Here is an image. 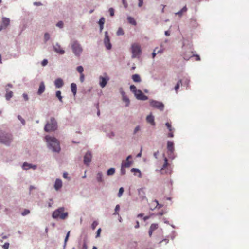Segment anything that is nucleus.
<instances>
[{"mask_svg":"<svg viewBox=\"0 0 249 249\" xmlns=\"http://www.w3.org/2000/svg\"><path fill=\"white\" fill-rule=\"evenodd\" d=\"M109 12L110 16H113L114 15V10L113 8H110L109 9Z\"/></svg>","mask_w":249,"mask_h":249,"instance_id":"obj_58","label":"nucleus"},{"mask_svg":"<svg viewBox=\"0 0 249 249\" xmlns=\"http://www.w3.org/2000/svg\"><path fill=\"white\" fill-rule=\"evenodd\" d=\"M115 169L113 167L110 168L107 171V176H112L115 174Z\"/></svg>","mask_w":249,"mask_h":249,"instance_id":"obj_31","label":"nucleus"},{"mask_svg":"<svg viewBox=\"0 0 249 249\" xmlns=\"http://www.w3.org/2000/svg\"><path fill=\"white\" fill-rule=\"evenodd\" d=\"M13 140V134L8 131L0 130V143L6 146H10Z\"/></svg>","mask_w":249,"mask_h":249,"instance_id":"obj_2","label":"nucleus"},{"mask_svg":"<svg viewBox=\"0 0 249 249\" xmlns=\"http://www.w3.org/2000/svg\"><path fill=\"white\" fill-rule=\"evenodd\" d=\"M18 119L21 122L23 125H25L26 124L25 120L20 115H18L17 116Z\"/></svg>","mask_w":249,"mask_h":249,"instance_id":"obj_43","label":"nucleus"},{"mask_svg":"<svg viewBox=\"0 0 249 249\" xmlns=\"http://www.w3.org/2000/svg\"><path fill=\"white\" fill-rule=\"evenodd\" d=\"M182 80V83L183 84L182 86H186L187 87L189 86V83L190 82V79L188 77H184L183 79H181Z\"/></svg>","mask_w":249,"mask_h":249,"instance_id":"obj_30","label":"nucleus"},{"mask_svg":"<svg viewBox=\"0 0 249 249\" xmlns=\"http://www.w3.org/2000/svg\"><path fill=\"white\" fill-rule=\"evenodd\" d=\"M77 71L81 74H83L84 68L82 66H78L76 68Z\"/></svg>","mask_w":249,"mask_h":249,"instance_id":"obj_44","label":"nucleus"},{"mask_svg":"<svg viewBox=\"0 0 249 249\" xmlns=\"http://www.w3.org/2000/svg\"><path fill=\"white\" fill-rule=\"evenodd\" d=\"M50 38V34L46 32L44 34V42L46 43L47 42Z\"/></svg>","mask_w":249,"mask_h":249,"instance_id":"obj_39","label":"nucleus"},{"mask_svg":"<svg viewBox=\"0 0 249 249\" xmlns=\"http://www.w3.org/2000/svg\"><path fill=\"white\" fill-rule=\"evenodd\" d=\"M158 228V224L156 223H153L151 225L149 229L152 231H154Z\"/></svg>","mask_w":249,"mask_h":249,"instance_id":"obj_40","label":"nucleus"},{"mask_svg":"<svg viewBox=\"0 0 249 249\" xmlns=\"http://www.w3.org/2000/svg\"><path fill=\"white\" fill-rule=\"evenodd\" d=\"M134 96L137 100L141 101H145L148 99V97L144 95L140 89L138 90L137 92L134 94Z\"/></svg>","mask_w":249,"mask_h":249,"instance_id":"obj_12","label":"nucleus"},{"mask_svg":"<svg viewBox=\"0 0 249 249\" xmlns=\"http://www.w3.org/2000/svg\"><path fill=\"white\" fill-rule=\"evenodd\" d=\"M63 26H64V23L62 21H59L56 23V26H57L58 27H59L60 28H62L63 27Z\"/></svg>","mask_w":249,"mask_h":249,"instance_id":"obj_50","label":"nucleus"},{"mask_svg":"<svg viewBox=\"0 0 249 249\" xmlns=\"http://www.w3.org/2000/svg\"><path fill=\"white\" fill-rule=\"evenodd\" d=\"M71 46L74 54L77 57L80 56L83 51V49L78 41L76 40L72 41L71 43Z\"/></svg>","mask_w":249,"mask_h":249,"instance_id":"obj_5","label":"nucleus"},{"mask_svg":"<svg viewBox=\"0 0 249 249\" xmlns=\"http://www.w3.org/2000/svg\"><path fill=\"white\" fill-rule=\"evenodd\" d=\"M10 23V19L8 18L3 17L2 18V26L4 28L7 27V26Z\"/></svg>","mask_w":249,"mask_h":249,"instance_id":"obj_24","label":"nucleus"},{"mask_svg":"<svg viewBox=\"0 0 249 249\" xmlns=\"http://www.w3.org/2000/svg\"><path fill=\"white\" fill-rule=\"evenodd\" d=\"M149 105L151 107L158 109L161 111H163L164 108V105L162 102L154 99H150L149 100Z\"/></svg>","mask_w":249,"mask_h":249,"instance_id":"obj_6","label":"nucleus"},{"mask_svg":"<svg viewBox=\"0 0 249 249\" xmlns=\"http://www.w3.org/2000/svg\"><path fill=\"white\" fill-rule=\"evenodd\" d=\"M85 79V76L84 74H81L80 76V81L81 82H83Z\"/></svg>","mask_w":249,"mask_h":249,"instance_id":"obj_64","label":"nucleus"},{"mask_svg":"<svg viewBox=\"0 0 249 249\" xmlns=\"http://www.w3.org/2000/svg\"><path fill=\"white\" fill-rule=\"evenodd\" d=\"M168 153L169 158L171 159L172 160L175 159V156L174 154V152H168Z\"/></svg>","mask_w":249,"mask_h":249,"instance_id":"obj_56","label":"nucleus"},{"mask_svg":"<svg viewBox=\"0 0 249 249\" xmlns=\"http://www.w3.org/2000/svg\"><path fill=\"white\" fill-rule=\"evenodd\" d=\"M187 10V8L186 6L183 7L181 10H180L178 12L176 13V15H178L179 16H182L183 12H186Z\"/></svg>","mask_w":249,"mask_h":249,"instance_id":"obj_37","label":"nucleus"},{"mask_svg":"<svg viewBox=\"0 0 249 249\" xmlns=\"http://www.w3.org/2000/svg\"><path fill=\"white\" fill-rule=\"evenodd\" d=\"M194 54H192V52H187L184 53L183 57L186 60H188L191 57H194Z\"/></svg>","mask_w":249,"mask_h":249,"instance_id":"obj_23","label":"nucleus"},{"mask_svg":"<svg viewBox=\"0 0 249 249\" xmlns=\"http://www.w3.org/2000/svg\"><path fill=\"white\" fill-rule=\"evenodd\" d=\"M54 84L56 88H61L64 86V83L62 78H57L55 80Z\"/></svg>","mask_w":249,"mask_h":249,"instance_id":"obj_16","label":"nucleus"},{"mask_svg":"<svg viewBox=\"0 0 249 249\" xmlns=\"http://www.w3.org/2000/svg\"><path fill=\"white\" fill-rule=\"evenodd\" d=\"M182 80H179L176 84V85L175 86V90H176V92H177L178 90L179 89L180 85H183V84L182 83Z\"/></svg>","mask_w":249,"mask_h":249,"instance_id":"obj_34","label":"nucleus"},{"mask_svg":"<svg viewBox=\"0 0 249 249\" xmlns=\"http://www.w3.org/2000/svg\"><path fill=\"white\" fill-rule=\"evenodd\" d=\"M138 195L139 196L140 198L141 199L142 201L146 200V201H148V199L145 196V192L143 188H141L138 189Z\"/></svg>","mask_w":249,"mask_h":249,"instance_id":"obj_15","label":"nucleus"},{"mask_svg":"<svg viewBox=\"0 0 249 249\" xmlns=\"http://www.w3.org/2000/svg\"><path fill=\"white\" fill-rule=\"evenodd\" d=\"M10 244L8 242H5L2 246V248L4 249H8L9 248Z\"/></svg>","mask_w":249,"mask_h":249,"instance_id":"obj_53","label":"nucleus"},{"mask_svg":"<svg viewBox=\"0 0 249 249\" xmlns=\"http://www.w3.org/2000/svg\"><path fill=\"white\" fill-rule=\"evenodd\" d=\"M98 225V222L97 221H94L91 224V228L93 230H94Z\"/></svg>","mask_w":249,"mask_h":249,"instance_id":"obj_49","label":"nucleus"},{"mask_svg":"<svg viewBox=\"0 0 249 249\" xmlns=\"http://www.w3.org/2000/svg\"><path fill=\"white\" fill-rule=\"evenodd\" d=\"M101 232V229L99 228L97 230V232H96V238H97L100 236Z\"/></svg>","mask_w":249,"mask_h":249,"instance_id":"obj_61","label":"nucleus"},{"mask_svg":"<svg viewBox=\"0 0 249 249\" xmlns=\"http://www.w3.org/2000/svg\"><path fill=\"white\" fill-rule=\"evenodd\" d=\"M22 96L25 101H28L29 100L28 96L27 93H24L22 95Z\"/></svg>","mask_w":249,"mask_h":249,"instance_id":"obj_63","label":"nucleus"},{"mask_svg":"<svg viewBox=\"0 0 249 249\" xmlns=\"http://www.w3.org/2000/svg\"><path fill=\"white\" fill-rule=\"evenodd\" d=\"M8 89H6V91H7L6 94H5V98L6 100L9 101L13 96V93L12 91H8Z\"/></svg>","mask_w":249,"mask_h":249,"instance_id":"obj_29","label":"nucleus"},{"mask_svg":"<svg viewBox=\"0 0 249 249\" xmlns=\"http://www.w3.org/2000/svg\"><path fill=\"white\" fill-rule=\"evenodd\" d=\"M164 164L162 165L161 170H164L169 165L168 159L166 157L164 158Z\"/></svg>","mask_w":249,"mask_h":249,"instance_id":"obj_35","label":"nucleus"},{"mask_svg":"<svg viewBox=\"0 0 249 249\" xmlns=\"http://www.w3.org/2000/svg\"><path fill=\"white\" fill-rule=\"evenodd\" d=\"M191 24L194 28H196L198 25L196 20L195 18H192L191 19Z\"/></svg>","mask_w":249,"mask_h":249,"instance_id":"obj_41","label":"nucleus"},{"mask_svg":"<svg viewBox=\"0 0 249 249\" xmlns=\"http://www.w3.org/2000/svg\"><path fill=\"white\" fill-rule=\"evenodd\" d=\"M30 210L29 209H25L24 211L21 213V215L23 216H26L30 213Z\"/></svg>","mask_w":249,"mask_h":249,"instance_id":"obj_47","label":"nucleus"},{"mask_svg":"<svg viewBox=\"0 0 249 249\" xmlns=\"http://www.w3.org/2000/svg\"><path fill=\"white\" fill-rule=\"evenodd\" d=\"M48 148L53 152L59 153L61 151L60 142L55 137L49 135L45 137Z\"/></svg>","mask_w":249,"mask_h":249,"instance_id":"obj_1","label":"nucleus"},{"mask_svg":"<svg viewBox=\"0 0 249 249\" xmlns=\"http://www.w3.org/2000/svg\"><path fill=\"white\" fill-rule=\"evenodd\" d=\"M62 187V181L60 179L57 178L54 184V188L56 191L59 190Z\"/></svg>","mask_w":249,"mask_h":249,"instance_id":"obj_18","label":"nucleus"},{"mask_svg":"<svg viewBox=\"0 0 249 249\" xmlns=\"http://www.w3.org/2000/svg\"><path fill=\"white\" fill-rule=\"evenodd\" d=\"M45 90V86L44 82L42 81L40 83L39 88L37 91V94L41 95L42 94Z\"/></svg>","mask_w":249,"mask_h":249,"instance_id":"obj_21","label":"nucleus"},{"mask_svg":"<svg viewBox=\"0 0 249 249\" xmlns=\"http://www.w3.org/2000/svg\"><path fill=\"white\" fill-rule=\"evenodd\" d=\"M53 204V201L52 198H50L49 200V202L48 203V206L49 208H51Z\"/></svg>","mask_w":249,"mask_h":249,"instance_id":"obj_54","label":"nucleus"},{"mask_svg":"<svg viewBox=\"0 0 249 249\" xmlns=\"http://www.w3.org/2000/svg\"><path fill=\"white\" fill-rule=\"evenodd\" d=\"M63 177L64 178L68 179L69 180L70 179V178L68 177V174L66 172L63 173Z\"/></svg>","mask_w":249,"mask_h":249,"instance_id":"obj_59","label":"nucleus"},{"mask_svg":"<svg viewBox=\"0 0 249 249\" xmlns=\"http://www.w3.org/2000/svg\"><path fill=\"white\" fill-rule=\"evenodd\" d=\"M132 79L134 82L139 83L141 81V78L138 74H133L132 76Z\"/></svg>","mask_w":249,"mask_h":249,"instance_id":"obj_27","label":"nucleus"},{"mask_svg":"<svg viewBox=\"0 0 249 249\" xmlns=\"http://www.w3.org/2000/svg\"><path fill=\"white\" fill-rule=\"evenodd\" d=\"M132 49V58H134L137 57L138 55H140L142 50L140 46L137 44H133L131 46Z\"/></svg>","mask_w":249,"mask_h":249,"instance_id":"obj_7","label":"nucleus"},{"mask_svg":"<svg viewBox=\"0 0 249 249\" xmlns=\"http://www.w3.org/2000/svg\"><path fill=\"white\" fill-rule=\"evenodd\" d=\"M141 129V127L140 125H137L134 129L133 131V134H136Z\"/></svg>","mask_w":249,"mask_h":249,"instance_id":"obj_51","label":"nucleus"},{"mask_svg":"<svg viewBox=\"0 0 249 249\" xmlns=\"http://www.w3.org/2000/svg\"><path fill=\"white\" fill-rule=\"evenodd\" d=\"M122 3H123V5L124 6V8H127L128 7V4L126 2V0H122Z\"/></svg>","mask_w":249,"mask_h":249,"instance_id":"obj_62","label":"nucleus"},{"mask_svg":"<svg viewBox=\"0 0 249 249\" xmlns=\"http://www.w3.org/2000/svg\"><path fill=\"white\" fill-rule=\"evenodd\" d=\"M105 18L102 17L99 20L98 23L99 25H104L105 24Z\"/></svg>","mask_w":249,"mask_h":249,"instance_id":"obj_48","label":"nucleus"},{"mask_svg":"<svg viewBox=\"0 0 249 249\" xmlns=\"http://www.w3.org/2000/svg\"><path fill=\"white\" fill-rule=\"evenodd\" d=\"M53 48L54 51L59 54L62 55L65 53V50L61 48L58 43H56L55 45H53Z\"/></svg>","mask_w":249,"mask_h":249,"instance_id":"obj_14","label":"nucleus"},{"mask_svg":"<svg viewBox=\"0 0 249 249\" xmlns=\"http://www.w3.org/2000/svg\"><path fill=\"white\" fill-rule=\"evenodd\" d=\"M131 172L132 173H133L134 175L135 176L137 175V173H138V177L139 178H141L142 176V173H141V171L138 168H132L131 169Z\"/></svg>","mask_w":249,"mask_h":249,"instance_id":"obj_26","label":"nucleus"},{"mask_svg":"<svg viewBox=\"0 0 249 249\" xmlns=\"http://www.w3.org/2000/svg\"><path fill=\"white\" fill-rule=\"evenodd\" d=\"M58 128L57 122L54 117H51L50 121H48L44 127V130L46 132L54 131Z\"/></svg>","mask_w":249,"mask_h":249,"instance_id":"obj_4","label":"nucleus"},{"mask_svg":"<svg viewBox=\"0 0 249 249\" xmlns=\"http://www.w3.org/2000/svg\"><path fill=\"white\" fill-rule=\"evenodd\" d=\"M128 22L132 25H136L137 22L134 18L131 16H128L127 18Z\"/></svg>","mask_w":249,"mask_h":249,"instance_id":"obj_28","label":"nucleus"},{"mask_svg":"<svg viewBox=\"0 0 249 249\" xmlns=\"http://www.w3.org/2000/svg\"><path fill=\"white\" fill-rule=\"evenodd\" d=\"M132 156L131 155H129L126 157L125 161H123L122 163H130V167L133 163V161H130L129 159H132Z\"/></svg>","mask_w":249,"mask_h":249,"instance_id":"obj_33","label":"nucleus"},{"mask_svg":"<svg viewBox=\"0 0 249 249\" xmlns=\"http://www.w3.org/2000/svg\"><path fill=\"white\" fill-rule=\"evenodd\" d=\"M48 63V60L47 59H44L41 62V65L44 67L47 65Z\"/></svg>","mask_w":249,"mask_h":249,"instance_id":"obj_55","label":"nucleus"},{"mask_svg":"<svg viewBox=\"0 0 249 249\" xmlns=\"http://www.w3.org/2000/svg\"><path fill=\"white\" fill-rule=\"evenodd\" d=\"M104 45L107 50H109L112 48V44L110 41V38L107 31L105 32V38L104 39Z\"/></svg>","mask_w":249,"mask_h":249,"instance_id":"obj_11","label":"nucleus"},{"mask_svg":"<svg viewBox=\"0 0 249 249\" xmlns=\"http://www.w3.org/2000/svg\"><path fill=\"white\" fill-rule=\"evenodd\" d=\"M109 79V77L107 75V74L106 73H104V76H100L99 77L100 86L102 88L105 87Z\"/></svg>","mask_w":249,"mask_h":249,"instance_id":"obj_8","label":"nucleus"},{"mask_svg":"<svg viewBox=\"0 0 249 249\" xmlns=\"http://www.w3.org/2000/svg\"><path fill=\"white\" fill-rule=\"evenodd\" d=\"M157 49V48H156L153 53H152V58H154L156 56V55L157 54V52H156V50Z\"/></svg>","mask_w":249,"mask_h":249,"instance_id":"obj_60","label":"nucleus"},{"mask_svg":"<svg viewBox=\"0 0 249 249\" xmlns=\"http://www.w3.org/2000/svg\"><path fill=\"white\" fill-rule=\"evenodd\" d=\"M119 91L121 94L123 102L125 103V106L126 107H129L130 103V100L128 97L126 95L125 91L123 90L122 88H120L119 89Z\"/></svg>","mask_w":249,"mask_h":249,"instance_id":"obj_9","label":"nucleus"},{"mask_svg":"<svg viewBox=\"0 0 249 249\" xmlns=\"http://www.w3.org/2000/svg\"><path fill=\"white\" fill-rule=\"evenodd\" d=\"M165 126L167 127V129L169 131H173L174 130V128L172 127L171 123L169 122H166L165 123Z\"/></svg>","mask_w":249,"mask_h":249,"instance_id":"obj_38","label":"nucleus"},{"mask_svg":"<svg viewBox=\"0 0 249 249\" xmlns=\"http://www.w3.org/2000/svg\"><path fill=\"white\" fill-rule=\"evenodd\" d=\"M124 192V188L123 187H120L119 188V192H118V196L119 197H120L122 196Z\"/></svg>","mask_w":249,"mask_h":249,"instance_id":"obj_46","label":"nucleus"},{"mask_svg":"<svg viewBox=\"0 0 249 249\" xmlns=\"http://www.w3.org/2000/svg\"><path fill=\"white\" fill-rule=\"evenodd\" d=\"M168 152H174V143L173 141H168L167 143Z\"/></svg>","mask_w":249,"mask_h":249,"instance_id":"obj_20","label":"nucleus"},{"mask_svg":"<svg viewBox=\"0 0 249 249\" xmlns=\"http://www.w3.org/2000/svg\"><path fill=\"white\" fill-rule=\"evenodd\" d=\"M55 96L58 99L59 101L62 103L63 102V97L61 95V92L60 90L56 91L55 93Z\"/></svg>","mask_w":249,"mask_h":249,"instance_id":"obj_32","label":"nucleus"},{"mask_svg":"<svg viewBox=\"0 0 249 249\" xmlns=\"http://www.w3.org/2000/svg\"><path fill=\"white\" fill-rule=\"evenodd\" d=\"M146 120L147 122L150 124L151 125L155 126V122L154 121V117L152 114V113H150L149 115H147L146 118Z\"/></svg>","mask_w":249,"mask_h":249,"instance_id":"obj_19","label":"nucleus"},{"mask_svg":"<svg viewBox=\"0 0 249 249\" xmlns=\"http://www.w3.org/2000/svg\"><path fill=\"white\" fill-rule=\"evenodd\" d=\"M130 90L134 94H135L138 89H137L136 87L134 85H131L130 86Z\"/></svg>","mask_w":249,"mask_h":249,"instance_id":"obj_36","label":"nucleus"},{"mask_svg":"<svg viewBox=\"0 0 249 249\" xmlns=\"http://www.w3.org/2000/svg\"><path fill=\"white\" fill-rule=\"evenodd\" d=\"M120 209V205L119 204H117L116 206H115V209H114V213H113V215H117L118 214V211H119Z\"/></svg>","mask_w":249,"mask_h":249,"instance_id":"obj_45","label":"nucleus"},{"mask_svg":"<svg viewBox=\"0 0 249 249\" xmlns=\"http://www.w3.org/2000/svg\"><path fill=\"white\" fill-rule=\"evenodd\" d=\"M163 206V205L162 204L159 203V205H156V206H154V207L153 208H152V207H150V210L153 211L157 207H158V208L159 209L161 208V207H162Z\"/></svg>","mask_w":249,"mask_h":249,"instance_id":"obj_57","label":"nucleus"},{"mask_svg":"<svg viewBox=\"0 0 249 249\" xmlns=\"http://www.w3.org/2000/svg\"><path fill=\"white\" fill-rule=\"evenodd\" d=\"M70 231H69L66 235V236H65V239H64V242H65V243H67L68 240H69V237H70Z\"/></svg>","mask_w":249,"mask_h":249,"instance_id":"obj_52","label":"nucleus"},{"mask_svg":"<svg viewBox=\"0 0 249 249\" xmlns=\"http://www.w3.org/2000/svg\"><path fill=\"white\" fill-rule=\"evenodd\" d=\"M96 178L97 181L98 183H104V180L103 179V175L102 172H98L96 175Z\"/></svg>","mask_w":249,"mask_h":249,"instance_id":"obj_22","label":"nucleus"},{"mask_svg":"<svg viewBox=\"0 0 249 249\" xmlns=\"http://www.w3.org/2000/svg\"><path fill=\"white\" fill-rule=\"evenodd\" d=\"M130 167V163H122L121 165L120 173L121 175H124L126 173L125 168Z\"/></svg>","mask_w":249,"mask_h":249,"instance_id":"obj_17","label":"nucleus"},{"mask_svg":"<svg viewBox=\"0 0 249 249\" xmlns=\"http://www.w3.org/2000/svg\"><path fill=\"white\" fill-rule=\"evenodd\" d=\"M65 208L64 207H60L54 210L52 214V217L53 219L58 220L60 219L65 220L68 217V213L64 212Z\"/></svg>","mask_w":249,"mask_h":249,"instance_id":"obj_3","label":"nucleus"},{"mask_svg":"<svg viewBox=\"0 0 249 249\" xmlns=\"http://www.w3.org/2000/svg\"><path fill=\"white\" fill-rule=\"evenodd\" d=\"M116 34L117 36H122L124 34V31L121 27H119L116 32Z\"/></svg>","mask_w":249,"mask_h":249,"instance_id":"obj_42","label":"nucleus"},{"mask_svg":"<svg viewBox=\"0 0 249 249\" xmlns=\"http://www.w3.org/2000/svg\"><path fill=\"white\" fill-rule=\"evenodd\" d=\"M71 91L74 96H75L77 93V85L74 83L71 84Z\"/></svg>","mask_w":249,"mask_h":249,"instance_id":"obj_25","label":"nucleus"},{"mask_svg":"<svg viewBox=\"0 0 249 249\" xmlns=\"http://www.w3.org/2000/svg\"><path fill=\"white\" fill-rule=\"evenodd\" d=\"M92 153L90 151H88L84 156L83 162L86 166H89L91 161Z\"/></svg>","mask_w":249,"mask_h":249,"instance_id":"obj_10","label":"nucleus"},{"mask_svg":"<svg viewBox=\"0 0 249 249\" xmlns=\"http://www.w3.org/2000/svg\"><path fill=\"white\" fill-rule=\"evenodd\" d=\"M22 168L24 170H28L30 169L35 170L37 169V165L27 162H24L22 165Z\"/></svg>","mask_w":249,"mask_h":249,"instance_id":"obj_13","label":"nucleus"}]
</instances>
